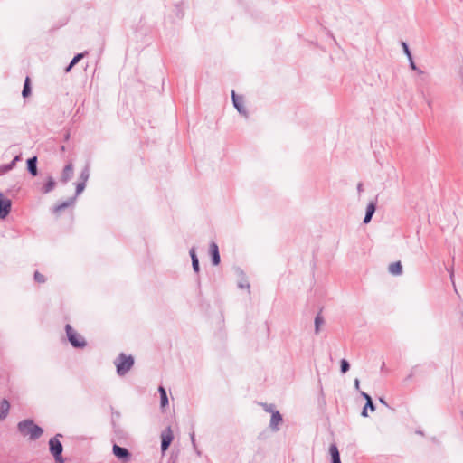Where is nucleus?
<instances>
[{
  "mask_svg": "<svg viewBox=\"0 0 463 463\" xmlns=\"http://www.w3.org/2000/svg\"><path fill=\"white\" fill-rule=\"evenodd\" d=\"M232 104L234 108L237 109V111L245 117H248V111L246 110L245 107L243 106V97L238 95L234 90L232 91Z\"/></svg>",
  "mask_w": 463,
  "mask_h": 463,
  "instance_id": "8",
  "label": "nucleus"
},
{
  "mask_svg": "<svg viewBox=\"0 0 463 463\" xmlns=\"http://www.w3.org/2000/svg\"><path fill=\"white\" fill-rule=\"evenodd\" d=\"M367 410L368 408H366L365 406H364V408L362 409V411H361V416L362 417H368V412H367Z\"/></svg>",
  "mask_w": 463,
  "mask_h": 463,
  "instance_id": "37",
  "label": "nucleus"
},
{
  "mask_svg": "<svg viewBox=\"0 0 463 463\" xmlns=\"http://www.w3.org/2000/svg\"><path fill=\"white\" fill-rule=\"evenodd\" d=\"M409 61V66L410 68L412 70V71H415L418 72V74H422L423 73V71L420 70L417 65L416 63L414 62V60H413V57H411L408 59Z\"/></svg>",
  "mask_w": 463,
  "mask_h": 463,
  "instance_id": "30",
  "label": "nucleus"
},
{
  "mask_svg": "<svg viewBox=\"0 0 463 463\" xmlns=\"http://www.w3.org/2000/svg\"><path fill=\"white\" fill-rule=\"evenodd\" d=\"M190 439H191V441H192V443H193L194 447H195L194 432H192V433L190 434Z\"/></svg>",
  "mask_w": 463,
  "mask_h": 463,
  "instance_id": "40",
  "label": "nucleus"
},
{
  "mask_svg": "<svg viewBox=\"0 0 463 463\" xmlns=\"http://www.w3.org/2000/svg\"><path fill=\"white\" fill-rule=\"evenodd\" d=\"M56 185V182L52 176L49 175L46 179V182L41 187V192L44 194L51 193Z\"/></svg>",
  "mask_w": 463,
  "mask_h": 463,
  "instance_id": "16",
  "label": "nucleus"
},
{
  "mask_svg": "<svg viewBox=\"0 0 463 463\" xmlns=\"http://www.w3.org/2000/svg\"><path fill=\"white\" fill-rule=\"evenodd\" d=\"M189 255L191 257L193 269L196 274H198L200 272V264L194 247L190 249Z\"/></svg>",
  "mask_w": 463,
  "mask_h": 463,
  "instance_id": "17",
  "label": "nucleus"
},
{
  "mask_svg": "<svg viewBox=\"0 0 463 463\" xmlns=\"http://www.w3.org/2000/svg\"><path fill=\"white\" fill-rule=\"evenodd\" d=\"M324 324V317L318 313L315 317V333L318 334L320 331L321 325Z\"/></svg>",
  "mask_w": 463,
  "mask_h": 463,
  "instance_id": "25",
  "label": "nucleus"
},
{
  "mask_svg": "<svg viewBox=\"0 0 463 463\" xmlns=\"http://www.w3.org/2000/svg\"><path fill=\"white\" fill-rule=\"evenodd\" d=\"M88 51H84L82 52L77 53L74 55V57L71 59V66H75L78 62H80L85 56L88 55Z\"/></svg>",
  "mask_w": 463,
  "mask_h": 463,
  "instance_id": "24",
  "label": "nucleus"
},
{
  "mask_svg": "<svg viewBox=\"0 0 463 463\" xmlns=\"http://www.w3.org/2000/svg\"><path fill=\"white\" fill-rule=\"evenodd\" d=\"M17 430L23 436L28 435L32 440L38 439L43 433V429L35 424L32 419H25L19 421Z\"/></svg>",
  "mask_w": 463,
  "mask_h": 463,
  "instance_id": "1",
  "label": "nucleus"
},
{
  "mask_svg": "<svg viewBox=\"0 0 463 463\" xmlns=\"http://www.w3.org/2000/svg\"><path fill=\"white\" fill-rule=\"evenodd\" d=\"M415 368L416 367L412 368L411 373L406 377L405 381H409L413 377Z\"/></svg>",
  "mask_w": 463,
  "mask_h": 463,
  "instance_id": "38",
  "label": "nucleus"
},
{
  "mask_svg": "<svg viewBox=\"0 0 463 463\" xmlns=\"http://www.w3.org/2000/svg\"><path fill=\"white\" fill-rule=\"evenodd\" d=\"M12 210V201L4 198L3 193L0 192V219H5Z\"/></svg>",
  "mask_w": 463,
  "mask_h": 463,
  "instance_id": "7",
  "label": "nucleus"
},
{
  "mask_svg": "<svg viewBox=\"0 0 463 463\" xmlns=\"http://www.w3.org/2000/svg\"><path fill=\"white\" fill-rule=\"evenodd\" d=\"M360 395L365 400L367 401V399L369 398H372L368 393H366L365 392H363V391H360Z\"/></svg>",
  "mask_w": 463,
  "mask_h": 463,
  "instance_id": "36",
  "label": "nucleus"
},
{
  "mask_svg": "<svg viewBox=\"0 0 463 463\" xmlns=\"http://www.w3.org/2000/svg\"><path fill=\"white\" fill-rule=\"evenodd\" d=\"M329 454L331 457V463H341L340 452L335 443H332L330 445Z\"/></svg>",
  "mask_w": 463,
  "mask_h": 463,
  "instance_id": "18",
  "label": "nucleus"
},
{
  "mask_svg": "<svg viewBox=\"0 0 463 463\" xmlns=\"http://www.w3.org/2000/svg\"><path fill=\"white\" fill-rule=\"evenodd\" d=\"M9 410V402L6 399H3L0 402V420H3L7 417Z\"/></svg>",
  "mask_w": 463,
  "mask_h": 463,
  "instance_id": "19",
  "label": "nucleus"
},
{
  "mask_svg": "<svg viewBox=\"0 0 463 463\" xmlns=\"http://www.w3.org/2000/svg\"><path fill=\"white\" fill-rule=\"evenodd\" d=\"M349 369H350V363L345 358L341 359V361H340L341 373H343V374L346 373L349 371Z\"/></svg>",
  "mask_w": 463,
  "mask_h": 463,
  "instance_id": "26",
  "label": "nucleus"
},
{
  "mask_svg": "<svg viewBox=\"0 0 463 463\" xmlns=\"http://www.w3.org/2000/svg\"><path fill=\"white\" fill-rule=\"evenodd\" d=\"M379 401L382 404L385 405V406H388L387 402H385V400L383 398H379Z\"/></svg>",
  "mask_w": 463,
  "mask_h": 463,
  "instance_id": "43",
  "label": "nucleus"
},
{
  "mask_svg": "<svg viewBox=\"0 0 463 463\" xmlns=\"http://www.w3.org/2000/svg\"><path fill=\"white\" fill-rule=\"evenodd\" d=\"M175 14L177 17L182 18L184 16V12L181 8V5H175Z\"/></svg>",
  "mask_w": 463,
  "mask_h": 463,
  "instance_id": "33",
  "label": "nucleus"
},
{
  "mask_svg": "<svg viewBox=\"0 0 463 463\" xmlns=\"http://www.w3.org/2000/svg\"><path fill=\"white\" fill-rule=\"evenodd\" d=\"M89 177H90V164L87 163L80 174L79 182H83L84 184H86Z\"/></svg>",
  "mask_w": 463,
  "mask_h": 463,
  "instance_id": "23",
  "label": "nucleus"
},
{
  "mask_svg": "<svg viewBox=\"0 0 463 463\" xmlns=\"http://www.w3.org/2000/svg\"><path fill=\"white\" fill-rule=\"evenodd\" d=\"M117 373L119 376L127 374L131 368L134 366L135 359L132 355H127L124 353H120L114 361Z\"/></svg>",
  "mask_w": 463,
  "mask_h": 463,
  "instance_id": "2",
  "label": "nucleus"
},
{
  "mask_svg": "<svg viewBox=\"0 0 463 463\" xmlns=\"http://www.w3.org/2000/svg\"><path fill=\"white\" fill-rule=\"evenodd\" d=\"M74 165L71 161H69L63 167L60 181L62 184H67L73 176Z\"/></svg>",
  "mask_w": 463,
  "mask_h": 463,
  "instance_id": "9",
  "label": "nucleus"
},
{
  "mask_svg": "<svg viewBox=\"0 0 463 463\" xmlns=\"http://www.w3.org/2000/svg\"><path fill=\"white\" fill-rule=\"evenodd\" d=\"M74 66H71V62L65 67L64 69V71L66 73L70 72L71 71V69L73 68Z\"/></svg>",
  "mask_w": 463,
  "mask_h": 463,
  "instance_id": "39",
  "label": "nucleus"
},
{
  "mask_svg": "<svg viewBox=\"0 0 463 463\" xmlns=\"http://www.w3.org/2000/svg\"><path fill=\"white\" fill-rule=\"evenodd\" d=\"M357 190H358V192L363 191V184H362V183H359V184H357Z\"/></svg>",
  "mask_w": 463,
  "mask_h": 463,
  "instance_id": "42",
  "label": "nucleus"
},
{
  "mask_svg": "<svg viewBox=\"0 0 463 463\" xmlns=\"http://www.w3.org/2000/svg\"><path fill=\"white\" fill-rule=\"evenodd\" d=\"M197 285H198V288H200V287H201V281H200L199 277L197 278Z\"/></svg>",
  "mask_w": 463,
  "mask_h": 463,
  "instance_id": "44",
  "label": "nucleus"
},
{
  "mask_svg": "<svg viewBox=\"0 0 463 463\" xmlns=\"http://www.w3.org/2000/svg\"><path fill=\"white\" fill-rule=\"evenodd\" d=\"M364 406L368 409H370L371 411H374L375 409H376V406L375 404L373 403V399L372 398H369L367 399V401H365V404Z\"/></svg>",
  "mask_w": 463,
  "mask_h": 463,
  "instance_id": "32",
  "label": "nucleus"
},
{
  "mask_svg": "<svg viewBox=\"0 0 463 463\" xmlns=\"http://www.w3.org/2000/svg\"><path fill=\"white\" fill-rule=\"evenodd\" d=\"M31 94H32L31 80L27 76L25 78V80H24V87H23V90H22V96L25 99V98H28Z\"/></svg>",
  "mask_w": 463,
  "mask_h": 463,
  "instance_id": "22",
  "label": "nucleus"
},
{
  "mask_svg": "<svg viewBox=\"0 0 463 463\" xmlns=\"http://www.w3.org/2000/svg\"><path fill=\"white\" fill-rule=\"evenodd\" d=\"M376 208H377V196L375 197L374 200L371 201L366 206L365 215L363 220V222L364 224H367L372 221V218L376 211Z\"/></svg>",
  "mask_w": 463,
  "mask_h": 463,
  "instance_id": "11",
  "label": "nucleus"
},
{
  "mask_svg": "<svg viewBox=\"0 0 463 463\" xmlns=\"http://www.w3.org/2000/svg\"><path fill=\"white\" fill-rule=\"evenodd\" d=\"M417 433H418V434H420V435H422V434H423V433H422V431H417Z\"/></svg>",
  "mask_w": 463,
  "mask_h": 463,
  "instance_id": "46",
  "label": "nucleus"
},
{
  "mask_svg": "<svg viewBox=\"0 0 463 463\" xmlns=\"http://www.w3.org/2000/svg\"><path fill=\"white\" fill-rule=\"evenodd\" d=\"M388 270L394 276H400L402 274V265L401 261H395L389 265Z\"/></svg>",
  "mask_w": 463,
  "mask_h": 463,
  "instance_id": "20",
  "label": "nucleus"
},
{
  "mask_svg": "<svg viewBox=\"0 0 463 463\" xmlns=\"http://www.w3.org/2000/svg\"><path fill=\"white\" fill-rule=\"evenodd\" d=\"M65 332L71 345L76 349H82L87 346L86 340L79 335L70 324H66Z\"/></svg>",
  "mask_w": 463,
  "mask_h": 463,
  "instance_id": "4",
  "label": "nucleus"
},
{
  "mask_svg": "<svg viewBox=\"0 0 463 463\" xmlns=\"http://www.w3.org/2000/svg\"><path fill=\"white\" fill-rule=\"evenodd\" d=\"M86 187V184H84L83 182H77L76 183V189H75V194L73 197H75V199L84 191Z\"/></svg>",
  "mask_w": 463,
  "mask_h": 463,
  "instance_id": "27",
  "label": "nucleus"
},
{
  "mask_svg": "<svg viewBox=\"0 0 463 463\" xmlns=\"http://www.w3.org/2000/svg\"><path fill=\"white\" fill-rule=\"evenodd\" d=\"M158 392L160 395V407L164 409L165 406L169 404L166 390L164 386L160 385L158 387Z\"/></svg>",
  "mask_w": 463,
  "mask_h": 463,
  "instance_id": "21",
  "label": "nucleus"
},
{
  "mask_svg": "<svg viewBox=\"0 0 463 463\" xmlns=\"http://www.w3.org/2000/svg\"><path fill=\"white\" fill-rule=\"evenodd\" d=\"M209 254L213 266H218L221 262L219 247L214 241H211L209 245Z\"/></svg>",
  "mask_w": 463,
  "mask_h": 463,
  "instance_id": "10",
  "label": "nucleus"
},
{
  "mask_svg": "<svg viewBox=\"0 0 463 463\" xmlns=\"http://www.w3.org/2000/svg\"><path fill=\"white\" fill-rule=\"evenodd\" d=\"M401 46L403 50L404 54L406 55L407 59L412 57L411 52L410 50V47L408 43L404 41H401Z\"/></svg>",
  "mask_w": 463,
  "mask_h": 463,
  "instance_id": "29",
  "label": "nucleus"
},
{
  "mask_svg": "<svg viewBox=\"0 0 463 463\" xmlns=\"http://www.w3.org/2000/svg\"><path fill=\"white\" fill-rule=\"evenodd\" d=\"M283 421V417L281 415V413L279 412V411H276L272 413L271 415V418H270V421H269V428L271 429L272 431H278L279 430V424L282 423Z\"/></svg>",
  "mask_w": 463,
  "mask_h": 463,
  "instance_id": "12",
  "label": "nucleus"
},
{
  "mask_svg": "<svg viewBox=\"0 0 463 463\" xmlns=\"http://www.w3.org/2000/svg\"><path fill=\"white\" fill-rule=\"evenodd\" d=\"M238 287L240 288H250V284L248 282H246V283L239 282Z\"/></svg>",
  "mask_w": 463,
  "mask_h": 463,
  "instance_id": "34",
  "label": "nucleus"
},
{
  "mask_svg": "<svg viewBox=\"0 0 463 463\" xmlns=\"http://www.w3.org/2000/svg\"><path fill=\"white\" fill-rule=\"evenodd\" d=\"M62 435L58 433L54 437L49 439V450L52 455L55 463H64L65 458L62 457L63 446L60 441L59 438H61Z\"/></svg>",
  "mask_w": 463,
  "mask_h": 463,
  "instance_id": "3",
  "label": "nucleus"
},
{
  "mask_svg": "<svg viewBox=\"0 0 463 463\" xmlns=\"http://www.w3.org/2000/svg\"><path fill=\"white\" fill-rule=\"evenodd\" d=\"M37 164H38V159H37V156H32L26 160V169H27L28 173L33 177L37 176L39 174Z\"/></svg>",
  "mask_w": 463,
  "mask_h": 463,
  "instance_id": "13",
  "label": "nucleus"
},
{
  "mask_svg": "<svg viewBox=\"0 0 463 463\" xmlns=\"http://www.w3.org/2000/svg\"><path fill=\"white\" fill-rule=\"evenodd\" d=\"M113 455L120 461L122 462H128L131 459V453L130 451L124 447L118 446V444L114 443L112 448Z\"/></svg>",
  "mask_w": 463,
  "mask_h": 463,
  "instance_id": "6",
  "label": "nucleus"
},
{
  "mask_svg": "<svg viewBox=\"0 0 463 463\" xmlns=\"http://www.w3.org/2000/svg\"><path fill=\"white\" fill-rule=\"evenodd\" d=\"M69 137H70V134H69V133H67V134L65 135V137H64V138H65V140H68V139H69Z\"/></svg>",
  "mask_w": 463,
  "mask_h": 463,
  "instance_id": "45",
  "label": "nucleus"
},
{
  "mask_svg": "<svg viewBox=\"0 0 463 463\" xmlns=\"http://www.w3.org/2000/svg\"><path fill=\"white\" fill-rule=\"evenodd\" d=\"M74 203H75V197H70L68 200L59 203L56 205H54L52 208V213H54V214L59 213L60 212L67 209L68 207L74 205Z\"/></svg>",
  "mask_w": 463,
  "mask_h": 463,
  "instance_id": "14",
  "label": "nucleus"
},
{
  "mask_svg": "<svg viewBox=\"0 0 463 463\" xmlns=\"http://www.w3.org/2000/svg\"><path fill=\"white\" fill-rule=\"evenodd\" d=\"M33 279L38 283H44L46 281L44 275H43L39 271L34 272Z\"/></svg>",
  "mask_w": 463,
  "mask_h": 463,
  "instance_id": "31",
  "label": "nucleus"
},
{
  "mask_svg": "<svg viewBox=\"0 0 463 463\" xmlns=\"http://www.w3.org/2000/svg\"><path fill=\"white\" fill-rule=\"evenodd\" d=\"M173 439H174V434H173L171 427L168 426L161 432L160 449H161V451L163 454L169 449Z\"/></svg>",
  "mask_w": 463,
  "mask_h": 463,
  "instance_id": "5",
  "label": "nucleus"
},
{
  "mask_svg": "<svg viewBox=\"0 0 463 463\" xmlns=\"http://www.w3.org/2000/svg\"><path fill=\"white\" fill-rule=\"evenodd\" d=\"M354 388H355V390H356V391H358V392H360V381H359V379H358V378H355V379H354Z\"/></svg>",
  "mask_w": 463,
  "mask_h": 463,
  "instance_id": "35",
  "label": "nucleus"
},
{
  "mask_svg": "<svg viewBox=\"0 0 463 463\" xmlns=\"http://www.w3.org/2000/svg\"><path fill=\"white\" fill-rule=\"evenodd\" d=\"M260 405L262 406V408L264 409V411L266 412H269L272 415V413L276 411H278L276 408H275V405L272 404V403H266V402H262L260 403Z\"/></svg>",
  "mask_w": 463,
  "mask_h": 463,
  "instance_id": "28",
  "label": "nucleus"
},
{
  "mask_svg": "<svg viewBox=\"0 0 463 463\" xmlns=\"http://www.w3.org/2000/svg\"><path fill=\"white\" fill-rule=\"evenodd\" d=\"M449 277H450V279H451V281L454 283V281H453V277H454V271H453V269H450V270H449Z\"/></svg>",
  "mask_w": 463,
  "mask_h": 463,
  "instance_id": "41",
  "label": "nucleus"
},
{
  "mask_svg": "<svg viewBox=\"0 0 463 463\" xmlns=\"http://www.w3.org/2000/svg\"><path fill=\"white\" fill-rule=\"evenodd\" d=\"M21 159H22V156L17 155L13 158V160L9 164L1 165H0V175H3L5 174L8 173L9 171L13 170L15 167L17 162H19Z\"/></svg>",
  "mask_w": 463,
  "mask_h": 463,
  "instance_id": "15",
  "label": "nucleus"
}]
</instances>
